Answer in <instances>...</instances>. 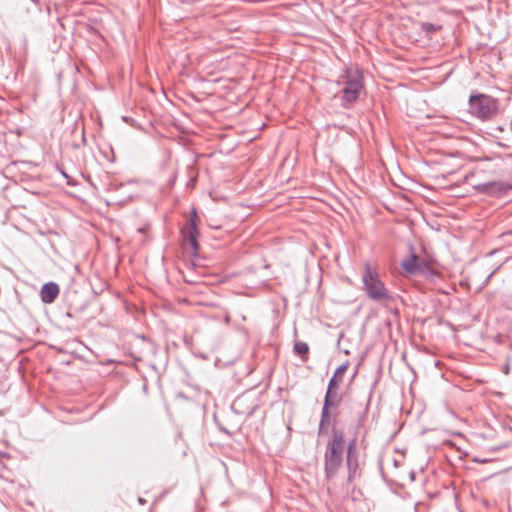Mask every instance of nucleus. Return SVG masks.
<instances>
[{"label": "nucleus", "mask_w": 512, "mask_h": 512, "mask_svg": "<svg viewBox=\"0 0 512 512\" xmlns=\"http://www.w3.org/2000/svg\"><path fill=\"white\" fill-rule=\"evenodd\" d=\"M343 85V106L348 107L359 98L360 93L364 89L362 72L358 69H347L343 76Z\"/></svg>", "instance_id": "obj_3"}, {"label": "nucleus", "mask_w": 512, "mask_h": 512, "mask_svg": "<svg viewBox=\"0 0 512 512\" xmlns=\"http://www.w3.org/2000/svg\"><path fill=\"white\" fill-rule=\"evenodd\" d=\"M294 350L298 354L302 355V354H306L308 352L309 348H308L307 343H305V342H296L294 345Z\"/></svg>", "instance_id": "obj_11"}, {"label": "nucleus", "mask_w": 512, "mask_h": 512, "mask_svg": "<svg viewBox=\"0 0 512 512\" xmlns=\"http://www.w3.org/2000/svg\"><path fill=\"white\" fill-rule=\"evenodd\" d=\"M329 419V412L327 407H323L322 414H321V421H320V427L324 425L326 421Z\"/></svg>", "instance_id": "obj_12"}, {"label": "nucleus", "mask_w": 512, "mask_h": 512, "mask_svg": "<svg viewBox=\"0 0 512 512\" xmlns=\"http://www.w3.org/2000/svg\"><path fill=\"white\" fill-rule=\"evenodd\" d=\"M470 109L481 119H488L496 115L497 100L485 94L472 95L469 99Z\"/></svg>", "instance_id": "obj_4"}, {"label": "nucleus", "mask_w": 512, "mask_h": 512, "mask_svg": "<svg viewBox=\"0 0 512 512\" xmlns=\"http://www.w3.org/2000/svg\"><path fill=\"white\" fill-rule=\"evenodd\" d=\"M349 367V361L344 362L342 365H340L333 377L330 379L328 387L337 390L340 383L342 382V378L344 374L346 373L347 369Z\"/></svg>", "instance_id": "obj_9"}, {"label": "nucleus", "mask_w": 512, "mask_h": 512, "mask_svg": "<svg viewBox=\"0 0 512 512\" xmlns=\"http://www.w3.org/2000/svg\"><path fill=\"white\" fill-rule=\"evenodd\" d=\"M58 294L59 286L54 282L44 284L40 291L41 300L46 304L54 302Z\"/></svg>", "instance_id": "obj_8"}, {"label": "nucleus", "mask_w": 512, "mask_h": 512, "mask_svg": "<svg viewBox=\"0 0 512 512\" xmlns=\"http://www.w3.org/2000/svg\"><path fill=\"white\" fill-rule=\"evenodd\" d=\"M423 29L427 32H433L436 30L435 26L431 23H424L423 24Z\"/></svg>", "instance_id": "obj_13"}, {"label": "nucleus", "mask_w": 512, "mask_h": 512, "mask_svg": "<svg viewBox=\"0 0 512 512\" xmlns=\"http://www.w3.org/2000/svg\"><path fill=\"white\" fill-rule=\"evenodd\" d=\"M346 465L348 469V481L351 482L356 476L358 470V459L356 454V440L348 443L346 449Z\"/></svg>", "instance_id": "obj_6"}, {"label": "nucleus", "mask_w": 512, "mask_h": 512, "mask_svg": "<svg viewBox=\"0 0 512 512\" xmlns=\"http://www.w3.org/2000/svg\"><path fill=\"white\" fill-rule=\"evenodd\" d=\"M402 267L408 273H414L417 270H420L424 274H428V273L431 275L435 274L434 271L430 267H428L426 265L421 266L418 263V257L415 254H412L409 259L403 261Z\"/></svg>", "instance_id": "obj_7"}, {"label": "nucleus", "mask_w": 512, "mask_h": 512, "mask_svg": "<svg viewBox=\"0 0 512 512\" xmlns=\"http://www.w3.org/2000/svg\"><path fill=\"white\" fill-rule=\"evenodd\" d=\"M336 396L337 390L328 387L323 407H327L328 409L330 406H333L334 402L332 401V399L335 398Z\"/></svg>", "instance_id": "obj_10"}, {"label": "nucleus", "mask_w": 512, "mask_h": 512, "mask_svg": "<svg viewBox=\"0 0 512 512\" xmlns=\"http://www.w3.org/2000/svg\"><path fill=\"white\" fill-rule=\"evenodd\" d=\"M362 283L366 295L371 300L380 303L389 302L392 300V296L380 279L378 271L376 268H373L369 262L364 264Z\"/></svg>", "instance_id": "obj_2"}, {"label": "nucleus", "mask_w": 512, "mask_h": 512, "mask_svg": "<svg viewBox=\"0 0 512 512\" xmlns=\"http://www.w3.org/2000/svg\"><path fill=\"white\" fill-rule=\"evenodd\" d=\"M488 185H489V186H494V184H493V183H490V184H488ZM495 185H497V186H501V184H499V183H495Z\"/></svg>", "instance_id": "obj_14"}, {"label": "nucleus", "mask_w": 512, "mask_h": 512, "mask_svg": "<svg viewBox=\"0 0 512 512\" xmlns=\"http://www.w3.org/2000/svg\"><path fill=\"white\" fill-rule=\"evenodd\" d=\"M345 435L342 430H334L327 442L324 453V471L327 479L333 478L343 462Z\"/></svg>", "instance_id": "obj_1"}, {"label": "nucleus", "mask_w": 512, "mask_h": 512, "mask_svg": "<svg viewBox=\"0 0 512 512\" xmlns=\"http://www.w3.org/2000/svg\"><path fill=\"white\" fill-rule=\"evenodd\" d=\"M196 219H197L196 212L192 211V215L190 217L189 222L181 230V233H182V236L184 239V244H185L186 248L188 246L190 247L191 254H193V255H195L199 249V244H198L199 232L196 227Z\"/></svg>", "instance_id": "obj_5"}]
</instances>
